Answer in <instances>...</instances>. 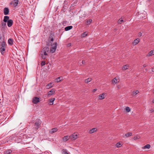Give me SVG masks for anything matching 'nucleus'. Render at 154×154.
Here are the masks:
<instances>
[{
  "label": "nucleus",
  "mask_w": 154,
  "mask_h": 154,
  "mask_svg": "<svg viewBox=\"0 0 154 154\" xmlns=\"http://www.w3.org/2000/svg\"><path fill=\"white\" fill-rule=\"evenodd\" d=\"M97 131V129L95 128H94L92 129H91L89 131V133L90 134H92L94 132H95Z\"/></svg>",
  "instance_id": "4be33fe9"
},
{
  "label": "nucleus",
  "mask_w": 154,
  "mask_h": 154,
  "mask_svg": "<svg viewBox=\"0 0 154 154\" xmlns=\"http://www.w3.org/2000/svg\"><path fill=\"white\" fill-rule=\"evenodd\" d=\"M58 129L57 128H54L51 129L49 133L50 134H52L53 133L57 131Z\"/></svg>",
  "instance_id": "f8f14e48"
},
{
  "label": "nucleus",
  "mask_w": 154,
  "mask_h": 154,
  "mask_svg": "<svg viewBox=\"0 0 154 154\" xmlns=\"http://www.w3.org/2000/svg\"><path fill=\"white\" fill-rule=\"evenodd\" d=\"M6 43H0V48H6Z\"/></svg>",
  "instance_id": "cd10ccee"
},
{
  "label": "nucleus",
  "mask_w": 154,
  "mask_h": 154,
  "mask_svg": "<svg viewBox=\"0 0 154 154\" xmlns=\"http://www.w3.org/2000/svg\"><path fill=\"white\" fill-rule=\"evenodd\" d=\"M106 95V93L102 94L98 96V99L100 100H102L104 99Z\"/></svg>",
  "instance_id": "0eeeda50"
},
{
  "label": "nucleus",
  "mask_w": 154,
  "mask_h": 154,
  "mask_svg": "<svg viewBox=\"0 0 154 154\" xmlns=\"http://www.w3.org/2000/svg\"><path fill=\"white\" fill-rule=\"evenodd\" d=\"M4 14L5 15H7L9 13V10L8 8H4L3 10Z\"/></svg>",
  "instance_id": "9d476101"
},
{
  "label": "nucleus",
  "mask_w": 154,
  "mask_h": 154,
  "mask_svg": "<svg viewBox=\"0 0 154 154\" xmlns=\"http://www.w3.org/2000/svg\"><path fill=\"white\" fill-rule=\"evenodd\" d=\"M125 110L127 112H129L130 111V109L128 107H127L125 108Z\"/></svg>",
  "instance_id": "ea45409f"
},
{
  "label": "nucleus",
  "mask_w": 154,
  "mask_h": 154,
  "mask_svg": "<svg viewBox=\"0 0 154 154\" xmlns=\"http://www.w3.org/2000/svg\"><path fill=\"white\" fill-rule=\"evenodd\" d=\"M62 154H69L66 151V150L65 149H63L62 150Z\"/></svg>",
  "instance_id": "f704fd0d"
},
{
  "label": "nucleus",
  "mask_w": 154,
  "mask_h": 154,
  "mask_svg": "<svg viewBox=\"0 0 154 154\" xmlns=\"http://www.w3.org/2000/svg\"><path fill=\"white\" fill-rule=\"evenodd\" d=\"M132 135V133H127L124 136V137H128L130 136H131Z\"/></svg>",
  "instance_id": "5701e85b"
},
{
  "label": "nucleus",
  "mask_w": 154,
  "mask_h": 154,
  "mask_svg": "<svg viewBox=\"0 0 154 154\" xmlns=\"http://www.w3.org/2000/svg\"><path fill=\"white\" fill-rule=\"evenodd\" d=\"M54 41V38H51L49 39L48 41L50 42L49 43H48V44H47V45H52V42H53Z\"/></svg>",
  "instance_id": "bb28decb"
},
{
  "label": "nucleus",
  "mask_w": 154,
  "mask_h": 154,
  "mask_svg": "<svg viewBox=\"0 0 154 154\" xmlns=\"http://www.w3.org/2000/svg\"><path fill=\"white\" fill-rule=\"evenodd\" d=\"M5 37L3 35L0 34V43H5Z\"/></svg>",
  "instance_id": "6e6552de"
},
{
  "label": "nucleus",
  "mask_w": 154,
  "mask_h": 154,
  "mask_svg": "<svg viewBox=\"0 0 154 154\" xmlns=\"http://www.w3.org/2000/svg\"><path fill=\"white\" fill-rule=\"evenodd\" d=\"M8 43L9 45H12L13 44V41L12 39L10 38L8 39Z\"/></svg>",
  "instance_id": "a211bd4d"
},
{
  "label": "nucleus",
  "mask_w": 154,
  "mask_h": 154,
  "mask_svg": "<svg viewBox=\"0 0 154 154\" xmlns=\"http://www.w3.org/2000/svg\"><path fill=\"white\" fill-rule=\"evenodd\" d=\"M152 72H154V68H152Z\"/></svg>",
  "instance_id": "8fccbe9b"
},
{
  "label": "nucleus",
  "mask_w": 154,
  "mask_h": 154,
  "mask_svg": "<svg viewBox=\"0 0 154 154\" xmlns=\"http://www.w3.org/2000/svg\"><path fill=\"white\" fill-rule=\"evenodd\" d=\"M150 111L151 112H154V110L153 109H150Z\"/></svg>",
  "instance_id": "de8ad7c7"
},
{
  "label": "nucleus",
  "mask_w": 154,
  "mask_h": 154,
  "mask_svg": "<svg viewBox=\"0 0 154 154\" xmlns=\"http://www.w3.org/2000/svg\"><path fill=\"white\" fill-rule=\"evenodd\" d=\"M72 28V26H66V27H65V31H68L71 29Z\"/></svg>",
  "instance_id": "412c9836"
},
{
  "label": "nucleus",
  "mask_w": 154,
  "mask_h": 154,
  "mask_svg": "<svg viewBox=\"0 0 154 154\" xmlns=\"http://www.w3.org/2000/svg\"><path fill=\"white\" fill-rule=\"evenodd\" d=\"M55 100L54 98H51L49 100V103L50 105H52L53 104V102Z\"/></svg>",
  "instance_id": "2eb2a0df"
},
{
  "label": "nucleus",
  "mask_w": 154,
  "mask_h": 154,
  "mask_svg": "<svg viewBox=\"0 0 154 154\" xmlns=\"http://www.w3.org/2000/svg\"><path fill=\"white\" fill-rule=\"evenodd\" d=\"M9 16H5L4 17L3 21L4 22L6 23L9 20Z\"/></svg>",
  "instance_id": "4468645a"
},
{
  "label": "nucleus",
  "mask_w": 154,
  "mask_h": 154,
  "mask_svg": "<svg viewBox=\"0 0 154 154\" xmlns=\"http://www.w3.org/2000/svg\"><path fill=\"white\" fill-rule=\"evenodd\" d=\"M143 15V14H140V15H139V16H140V18H141V17H142V18H143V16H141V15Z\"/></svg>",
  "instance_id": "09e8293b"
},
{
  "label": "nucleus",
  "mask_w": 154,
  "mask_h": 154,
  "mask_svg": "<svg viewBox=\"0 0 154 154\" xmlns=\"http://www.w3.org/2000/svg\"><path fill=\"white\" fill-rule=\"evenodd\" d=\"M55 92V89L54 88L52 89L51 91H49L48 93V96H51L53 95Z\"/></svg>",
  "instance_id": "9b49d317"
},
{
  "label": "nucleus",
  "mask_w": 154,
  "mask_h": 154,
  "mask_svg": "<svg viewBox=\"0 0 154 154\" xmlns=\"http://www.w3.org/2000/svg\"><path fill=\"white\" fill-rule=\"evenodd\" d=\"M142 33L141 32H140L138 33V36L139 37H140L142 36Z\"/></svg>",
  "instance_id": "a18cd8bd"
},
{
  "label": "nucleus",
  "mask_w": 154,
  "mask_h": 154,
  "mask_svg": "<svg viewBox=\"0 0 154 154\" xmlns=\"http://www.w3.org/2000/svg\"><path fill=\"white\" fill-rule=\"evenodd\" d=\"M118 82L117 81V79H116V78H114L112 80V83H116Z\"/></svg>",
  "instance_id": "4c0bfd02"
},
{
  "label": "nucleus",
  "mask_w": 154,
  "mask_h": 154,
  "mask_svg": "<svg viewBox=\"0 0 154 154\" xmlns=\"http://www.w3.org/2000/svg\"><path fill=\"white\" fill-rule=\"evenodd\" d=\"M70 138V136H66L63 137L62 139L63 141L66 142Z\"/></svg>",
  "instance_id": "ddd939ff"
},
{
  "label": "nucleus",
  "mask_w": 154,
  "mask_h": 154,
  "mask_svg": "<svg viewBox=\"0 0 154 154\" xmlns=\"http://www.w3.org/2000/svg\"><path fill=\"white\" fill-rule=\"evenodd\" d=\"M1 25L2 26L1 29L2 30L5 28L6 26V24L5 22H2L1 23Z\"/></svg>",
  "instance_id": "f3484780"
},
{
  "label": "nucleus",
  "mask_w": 154,
  "mask_h": 154,
  "mask_svg": "<svg viewBox=\"0 0 154 154\" xmlns=\"http://www.w3.org/2000/svg\"><path fill=\"white\" fill-rule=\"evenodd\" d=\"M150 147V146L149 144H147L145 146H143L142 147V149H149Z\"/></svg>",
  "instance_id": "393cba45"
},
{
  "label": "nucleus",
  "mask_w": 154,
  "mask_h": 154,
  "mask_svg": "<svg viewBox=\"0 0 154 154\" xmlns=\"http://www.w3.org/2000/svg\"><path fill=\"white\" fill-rule=\"evenodd\" d=\"M123 21V20H122V18H120L118 22L119 24H121Z\"/></svg>",
  "instance_id": "58836bf2"
},
{
  "label": "nucleus",
  "mask_w": 154,
  "mask_h": 154,
  "mask_svg": "<svg viewBox=\"0 0 154 154\" xmlns=\"http://www.w3.org/2000/svg\"><path fill=\"white\" fill-rule=\"evenodd\" d=\"M122 146V144L120 143H118L116 144V146L118 148Z\"/></svg>",
  "instance_id": "a19ab883"
},
{
  "label": "nucleus",
  "mask_w": 154,
  "mask_h": 154,
  "mask_svg": "<svg viewBox=\"0 0 154 154\" xmlns=\"http://www.w3.org/2000/svg\"><path fill=\"white\" fill-rule=\"evenodd\" d=\"M19 2L18 0H13L12 2H11L10 4H12L13 5L14 7H16L18 4V2Z\"/></svg>",
  "instance_id": "423d86ee"
},
{
  "label": "nucleus",
  "mask_w": 154,
  "mask_h": 154,
  "mask_svg": "<svg viewBox=\"0 0 154 154\" xmlns=\"http://www.w3.org/2000/svg\"><path fill=\"white\" fill-rule=\"evenodd\" d=\"M41 122L40 120L36 122L34 124L35 129L37 130L40 127Z\"/></svg>",
  "instance_id": "f03ea898"
},
{
  "label": "nucleus",
  "mask_w": 154,
  "mask_h": 154,
  "mask_svg": "<svg viewBox=\"0 0 154 154\" xmlns=\"http://www.w3.org/2000/svg\"><path fill=\"white\" fill-rule=\"evenodd\" d=\"M42 53L41 54V57L43 59L45 60L46 57V56L48 55L46 52L44 51V50H42Z\"/></svg>",
  "instance_id": "7ed1b4c3"
},
{
  "label": "nucleus",
  "mask_w": 154,
  "mask_h": 154,
  "mask_svg": "<svg viewBox=\"0 0 154 154\" xmlns=\"http://www.w3.org/2000/svg\"><path fill=\"white\" fill-rule=\"evenodd\" d=\"M153 93L154 94V89L153 90Z\"/></svg>",
  "instance_id": "6e6d98bb"
},
{
  "label": "nucleus",
  "mask_w": 154,
  "mask_h": 154,
  "mask_svg": "<svg viewBox=\"0 0 154 154\" xmlns=\"http://www.w3.org/2000/svg\"><path fill=\"white\" fill-rule=\"evenodd\" d=\"M87 35V34L86 33V32H83L82 34L81 35V37L82 38L84 37Z\"/></svg>",
  "instance_id": "e433bc0d"
},
{
  "label": "nucleus",
  "mask_w": 154,
  "mask_h": 154,
  "mask_svg": "<svg viewBox=\"0 0 154 154\" xmlns=\"http://www.w3.org/2000/svg\"><path fill=\"white\" fill-rule=\"evenodd\" d=\"M54 33L53 32H51L50 33V35L49 38H54Z\"/></svg>",
  "instance_id": "2f4dec72"
},
{
  "label": "nucleus",
  "mask_w": 154,
  "mask_h": 154,
  "mask_svg": "<svg viewBox=\"0 0 154 154\" xmlns=\"http://www.w3.org/2000/svg\"><path fill=\"white\" fill-rule=\"evenodd\" d=\"M53 86V85L52 84V82H51L46 86V88L47 89H48L52 87Z\"/></svg>",
  "instance_id": "dca6fc26"
},
{
  "label": "nucleus",
  "mask_w": 154,
  "mask_h": 154,
  "mask_svg": "<svg viewBox=\"0 0 154 154\" xmlns=\"http://www.w3.org/2000/svg\"><path fill=\"white\" fill-rule=\"evenodd\" d=\"M154 54V51L153 50L150 51L149 53V56H151L152 55Z\"/></svg>",
  "instance_id": "c9c22d12"
},
{
  "label": "nucleus",
  "mask_w": 154,
  "mask_h": 154,
  "mask_svg": "<svg viewBox=\"0 0 154 154\" xmlns=\"http://www.w3.org/2000/svg\"><path fill=\"white\" fill-rule=\"evenodd\" d=\"M97 90V89L95 88L92 91L93 92H94L96 91Z\"/></svg>",
  "instance_id": "49530a36"
},
{
  "label": "nucleus",
  "mask_w": 154,
  "mask_h": 154,
  "mask_svg": "<svg viewBox=\"0 0 154 154\" xmlns=\"http://www.w3.org/2000/svg\"><path fill=\"white\" fill-rule=\"evenodd\" d=\"M78 64L79 65H80V66H81V64H80L79 62L78 63Z\"/></svg>",
  "instance_id": "864d4df0"
},
{
  "label": "nucleus",
  "mask_w": 154,
  "mask_h": 154,
  "mask_svg": "<svg viewBox=\"0 0 154 154\" xmlns=\"http://www.w3.org/2000/svg\"><path fill=\"white\" fill-rule=\"evenodd\" d=\"M92 22V20L91 19H89L88 20L86 21V24L87 25L90 24Z\"/></svg>",
  "instance_id": "72a5a7b5"
},
{
  "label": "nucleus",
  "mask_w": 154,
  "mask_h": 154,
  "mask_svg": "<svg viewBox=\"0 0 154 154\" xmlns=\"http://www.w3.org/2000/svg\"><path fill=\"white\" fill-rule=\"evenodd\" d=\"M0 51L2 54L5 53V48H0Z\"/></svg>",
  "instance_id": "c756f323"
},
{
  "label": "nucleus",
  "mask_w": 154,
  "mask_h": 154,
  "mask_svg": "<svg viewBox=\"0 0 154 154\" xmlns=\"http://www.w3.org/2000/svg\"><path fill=\"white\" fill-rule=\"evenodd\" d=\"M71 45V43H69L68 45V46H70Z\"/></svg>",
  "instance_id": "603ef678"
},
{
  "label": "nucleus",
  "mask_w": 154,
  "mask_h": 154,
  "mask_svg": "<svg viewBox=\"0 0 154 154\" xmlns=\"http://www.w3.org/2000/svg\"><path fill=\"white\" fill-rule=\"evenodd\" d=\"M92 80V79L91 78H88L85 80V83H88L91 82Z\"/></svg>",
  "instance_id": "7c9ffc66"
},
{
  "label": "nucleus",
  "mask_w": 154,
  "mask_h": 154,
  "mask_svg": "<svg viewBox=\"0 0 154 154\" xmlns=\"http://www.w3.org/2000/svg\"><path fill=\"white\" fill-rule=\"evenodd\" d=\"M78 136L77 134L75 133L70 136V138L72 140H74L78 138Z\"/></svg>",
  "instance_id": "20e7f679"
},
{
  "label": "nucleus",
  "mask_w": 154,
  "mask_h": 154,
  "mask_svg": "<svg viewBox=\"0 0 154 154\" xmlns=\"http://www.w3.org/2000/svg\"><path fill=\"white\" fill-rule=\"evenodd\" d=\"M140 138V136H135L134 137V140H136Z\"/></svg>",
  "instance_id": "37998d69"
},
{
  "label": "nucleus",
  "mask_w": 154,
  "mask_h": 154,
  "mask_svg": "<svg viewBox=\"0 0 154 154\" xmlns=\"http://www.w3.org/2000/svg\"><path fill=\"white\" fill-rule=\"evenodd\" d=\"M139 93V91L138 90L135 91H133L132 92V95L133 96H135L137 94Z\"/></svg>",
  "instance_id": "c85d7f7f"
},
{
  "label": "nucleus",
  "mask_w": 154,
  "mask_h": 154,
  "mask_svg": "<svg viewBox=\"0 0 154 154\" xmlns=\"http://www.w3.org/2000/svg\"><path fill=\"white\" fill-rule=\"evenodd\" d=\"M7 22L8 26L9 27H11L12 26L13 23V20L11 19L8 20Z\"/></svg>",
  "instance_id": "1a4fd4ad"
},
{
  "label": "nucleus",
  "mask_w": 154,
  "mask_h": 154,
  "mask_svg": "<svg viewBox=\"0 0 154 154\" xmlns=\"http://www.w3.org/2000/svg\"><path fill=\"white\" fill-rule=\"evenodd\" d=\"M152 102L154 103V99L152 100Z\"/></svg>",
  "instance_id": "5fc2aeb1"
},
{
  "label": "nucleus",
  "mask_w": 154,
  "mask_h": 154,
  "mask_svg": "<svg viewBox=\"0 0 154 154\" xmlns=\"http://www.w3.org/2000/svg\"><path fill=\"white\" fill-rule=\"evenodd\" d=\"M62 79V77H58L56 79H55L56 82H58L60 81H61Z\"/></svg>",
  "instance_id": "a878e982"
},
{
  "label": "nucleus",
  "mask_w": 154,
  "mask_h": 154,
  "mask_svg": "<svg viewBox=\"0 0 154 154\" xmlns=\"http://www.w3.org/2000/svg\"><path fill=\"white\" fill-rule=\"evenodd\" d=\"M12 151L11 149H7L5 151V154H10L12 153Z\"/></svg>",
  "instance_id": "aec40b11"
},
{
  "label": "nucleus",
  "mask_w": 154,
  "mask_h": 154,
  "mask_svg": "<svg viewBox=\"0 0 154 154\" xmlns=\"http://www.w3.org/2000/svg\"><path fill=\"white\" fill-rule=\"evenodd\" d=\"M42 50H44V51L48 52L49 51V48L48 47L46 46L44 48H43Z\"/></svg>",
  "instance_id": "b1692460"
},
{
  "label": "nucleus",
  "mask_w": 154,
  "mask_h": 154,
  "mask_svg": "<svg viewBox=\"0 0 154 154\" xmlns=\"http://www.w3.org/2000/svg\"><path fill=\"white\" fill-rule=\"evenodd\" d=\"M32 101L34 103L37 104L39 102V99L37 97H35L33 98Z\"/></svg>",
  "instance_id": "39448f33"
},
{
  "label": "nucleus",
  "mask_w": 154,
  "mask_h": 154,
  "mask_svg": "<svg viewBox=\"0 0 154 154\" xmlns=\"http://www.w3.org/2000/svg\"><path fill=\"white\" fill-rule=\"evenodd\" d=\"M146 64H144V65H143V67H146Z\"/></svg>",
  "instance_id": "3c124183"
},
{
  "label": "nucleus",
  "mask_w": 154,
  "mask_h": 154,
  "mask_svg": "<svg viewBox=\"0 0 154 154\" xmlns=\"http://www.w3.org/2000/svg\"><path fill=\"white\" fill-rule=\"evenodd\" d=\"M51 45L52 46V47L51 48L50 52L53 53H54L56 51L57 45V42H55L54 44H53Z\"/></svg>",
  "instance_id": "f257e3e1"
},
{
  "label": "nucleus",
  "mask_w": 154,
  "mask_h": 154,
  "mask_svg": "<svg viewBox=\"0 0 154 154\" xmlns=\"http://www.w3.org/2000/svg\"><path fill=\"white\" fill-rule=\"evenodd\" d=\"M128 65H124L123 66V67L122 68V69L124 70H126L128 69Z\"/></svg>",
  "instance_id": "473e14b6"
},
{
  "label": "nucleus",
  "mask_w": 154,
  "mask_h": 154,
  "mask_svg": "<svg viewBox=\"0 0 154 154\" xmlns=\"http://www.w3.org/2000/svg\"><path fill=\"white\" fill-rule=\"evenodd\" d=\"M140 42V39L139 38H137L134 40L132 43L133 45H136L137 44Z\"/></svg>",
  "instance_id": "6ab92c4d"
},
{
  "label": "nucleus",
  "mask_w": 154,
  "mask_h": 154,
  "mask_svg": "<svg viewBox=\"0 0 154 154\" xmlns=\"http://www.w3.org/2000/svg\"><path fill=\"white\" fill-rule=\"evenodd\" d=\"M86 61L85 60H82V64L84 65V64H85V63H86Z\"/></svg>",
  "instance_id": "c03bdc74"
},
{
  "label": "nucleus",
  "mask_w": 154,
  "mask_h": 154,
  "mask_svg": "<svg viewBox=\"0 0 154 154\" xmlns=\"http://www.w3.org/2000/svg\"><path fill=\"white\" fill-rule=\"evenodd\" d=\"M45 62L44 61H42L41 63V66H43L45 65Z\"/></svg>",
  "instance_id": "79ce46f5"
}]
</instances>
